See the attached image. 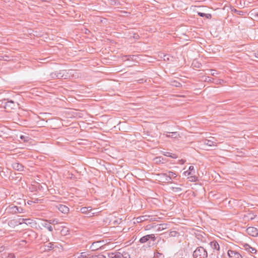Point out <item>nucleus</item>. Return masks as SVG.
<instances>
[{
    "label": "nucleus",
    "mask_w": 258,
    "mask_h": 258,
    "mask_svg": "<svg viewBox=\"0 0 258 258\" xmlns=\"http://www.w3.org/2000/svg\"><path fill=\"white\" fill-rule=\"evenodd\" d=\"M89 254L86 252H83L75 256L74 258H89Z\"/></svg>",
    "instance_id": "obj_18"
},
{
    "label": "nucleus",
    "mask_w": 258,
    "mask_h": 258,
    "mask_svg": "<svg viewBox=\"0 0 258 258\" xmlns=\"http://www.w3.org/2000/svg\"><path fill=\"white\" fill-rule=\"evenodd\" d=\"M165 156L170 157L172 158L176 159L177 158V156L175 154H172L170 152H165L164 154Z\"/></svg>",
    "instance_id": "obj_25"
},
{
    "label": "nucleus",
    "mask_w": 258,
    "mask_h": 258,
    "mask_svg": "<svg viewBox=\"0 0 258 258\" xmlns=\"http://www.w3.org/2000/svg\"><path fill=\"white\" fill-rule=\"evenodd\" d=\"M188 178L189 180L191 182H195L198 180V177L195 175H191Z\"/></svg>",
    "instance_id": "obj_28"
},
{
    "label": "nucleus",
    "mask_w": 258,
    "mask_h": 258,
    "mask_svg": "<svg viewBox=\"0 0 258 258\" xmlns=\"http://www.w3.org/2000/svg\"><path fill=\"white\" fill-rule=\"evenodd\" d=\"M247 233L253 237L258 236V229L254 227H249L246 229Z\"/></svg>",
    "instance_id": "obj_6"
},
{
    "label": "nucleus",
    "mask_w": 258,
    "mask_h": 258,
    "mask_svg": "<svg viewBox=\"0 0 258 258\" xmlns=\"http://www.w3.org/2000/svg\"><path fill=\"white\" fill-rule=\"evenodd\" d=\"M122 254L123 255L122 258H131L130 254L124 252Z\"/></svg>",
    "instance_id": "obj_39"
},
{
    "label": "nucleus",
    "mask_w": 258,
    "mask_h": 258,
    "mask_svg": "<svg viewBox=\"0 0 258 258\" xmlns=\"http://www.w3.org/2000/svg\"><path fill=\"white\" fill-rule=\"evenodd\" d=\"M20 138L23 140L24 142H28L29 141V137L25 136L24 135L20 136Z\"/></svg>",
    "instance_id": "obj_29"
},
{
    "label": "nucleus",
    "mask_w": 258,
    "mask_h": 258,
    "mask_svg": "<svg viewBox=\"0 0 258 258\" xmlns=\"http://www.w3.org/2000/svg\"><path fill=\"white\" fill-rule=\"evenodd\" d=\"M191 65L193 67V68H200L202 66L201 63H200L196 59H195L192 61Z\"/></svg>",
    "instance_id": "obj_20"
},
{
    "label": "nucleus",
    "mask_w": 258,
    "mask_h": 258,
    "mask_svg": "<svg viewBox=\"0 0 258 258\" xmlns=\"http://www.w3.org/2000/svg\"><path fill=\"white\" fill-rule=\"evenodd\" d=\"M48 222L45 221V223L42 224V226L48 229V231L51 232L53 231L52 227L50 225V224L47 223Z\"/></svg>",
    "instance_id": "obj_19"
},
{
    "label": "nucleus",
    "mask_w": 258,
    "mask_h": 258,
    "mask_svg": "<svg viewBox=\"0 0 258 258\" xmlns=\"http://www.w3.org/2000/svg\"><path fill=\"white\" fill-rule=\"evenodd\" d=\"M67 72L65 70H62L59 72H56V79H67Z\"/></svg>",
    "instance_id": "obj_13"
},
{
    "label": "nucleus",
    "mask_w": 258,
    "mask_h": 258,
    "mask_svg": "<svg viewBox=\"0 0 258 258\" xmlns=\"http://www.w3.org/2000/svg\"><path fill=\"white\" fill-rule=\"evenodd\" d=\"M183 174L185 175V176H189L190 175H191V172L188 171V170H187V171H185L183 172Z\"/></svg>",
    "instance_id": "obj_41"
},
{
    "label": "nucleus",
    "mask_w": 258,
    "mask_h": 258,
    "mask_svg": "<svg viewBox=\"0 0 258 258\" xmlns=\"http://www.w3.org/2000/svg\"><path fill=\"white\" fill-rule=\"evenodd\" d=\"M188 171L191 172L192 174H195V168L193 166H190L189 167Z\"/></svg>",
    "instance_id": "obj_37"
},
{
    "label": "nucleus",
    "mask_w": 258,
    "mask_h": 258,
    "mask_svg": "<svg viewBox=\"0 0 258 258\" xmlns=\"http://www.w3.org/2000/svg\"><path fill=\"white\" fill-rule=\"evenodd\" d=\"M218 81H223L222 79H219Z\"/></svg>",
    "instance_id": "obj_53"
},
{
    "label": "nucleus",
    "mask_w": 258,
    "mask_h": 258,
    "mask_svg": "<svg viewBox=\"0 0 258 258\" xmlns=\"http://www.w3.org/2000/svg\"><path fill=\"white\" fill-rule=\"evenodd\" d=\"M125 57H127L126 58V60H130V58L132 57V56L131 55H128V56H124Z\"/></svg>",
    "instance_id": "obj_47"
},
{
    "label": "nucleus",
    "mask_w": 258,
    "mask_h": 258,
    "mask_svg": "<svg viewBox=\"0 0 258 258\" xmlns=\"http://www.w3.org/2000/svg\"><path fill=\"white\" fill-rule=\"evenodd\" d=\"M243 247L246 251H247L249 252H250L251 253H255L256 252V250L253 248L250 245L247 243H245L243 244Z\"/></svg>",
    "instance_id": "obj_15"
},
{
    "label": "nucleus",
    "mask_w": 258,
    "mask_h": 258,
    "mask_svg": "<svg viewBox=\"0 0 258 258\" xmlns=\"http://www.w3.org/2000/svg\"><path fill=\"white\" fill-rule=\"evenodd\" d=\"M91 258H106V256L102 254L92 255Z\"/></svg>",
    "instance_id": "obj_31"
},
{
    "label": "nucleus",
    "mask_w": 258,
    "mask_h": 258,
    "mask_svg": "<svg viewBox=\"0 0 258 258\" xmlns=\"http://www.w3.org/2000/svg\"><path fill=\"white\" fill-rule=\"evenodd\" d=\"M16 210H17V206L14 205H10L7 208V210L8 212L11 214H16Z\"/></svg>",
    "instance_id": "obj_17"
},
{
    "label": "nucleus",
    "mask_w": 258,
    "mask_h": 258,
    "mask_svg": "<svg viewBox=\"0 0 258 258\" xmlns=\"http://www.w3.org/2000/svg\"><path fill=\"white\" fill-rule=\"evenodd\" d=\"M5 258H16L15 255L13 253H9Z\"/></svg>",
    "instance_id": "obj_40"
},
{
    "label": "nucleus",
    "mask_w": 258,
    "mask_h": 258,
    "mask_svg": "<svg viewBox=\"0 0 258 258\" xmlns=\"http://www.w3.org/2000/svg\"><path fill=\"white\" fill-rule=\"evenodd\" d=\"M160 177V180L164 183H171L170 178L168 177L167 173H160L158 175Z\"/></svg>",
    "instance_id": "obj_9"
},
{
    "label": "nucleus",
    "mask_w": 258,
    "mask_h": 258,
    "mask_svg": "<svg viewBox=\"0 0 258 258\" xmlns=\"http://www.w3.org/2000/svg\"><path fill=\"white\" fill-rule=\"evenodd\" d=\"M198 15L202 17H205L207 19H211L212 18V15L210 14H205L202 12H198Z\"/></svg>",
    "instance_id": "obj_21"
},
{
    "label": "nucleus",
    "mask_w": 258,
    "mask_h": 258,
    "mask_svg": "<svg viewBox=\"0 0 258 258\" xmlns=\"http://www.w3.org/2000/svg\"><path fill=\"white\" fill-rule=\"evenodd\" d=\"M175 232H175V231H173V232H171V233H175ZM171 236H173V234H171Z\"/></svg>",
    "instance_id": "obj_51"
},
{
    "label": "nucleus",
    "mask_w": 258,
    "mask_h": 258,
    "mask_svg": "<svg viewBox=\"0 0 258 258\" xmlns=\"http://www.w3.org/2000/svg\"><path fill=\"white\" fill-rule=\"evenodd\" d=\"M12 166L13 168L16 170L22 171L24 170V166L19 162H15L12 164Z\"/></svg>",
    "instance_id": "obj_12"
},
{
    "label": "nucleus",
    "mask_w": 258,
    "mask_h": 258,
    "mask_svg": "<svg viewBox=\"0 0 258 258\" xmlns=\"http://www.w3.org/2000/svg\"><path fill=\"white\" fill-rule=\"evenodd\" d=\"M21 220L22 222L20 223V224L24 223L30 226L32 228H35L37 226L36 222L33 219L23 218L21 219Z\"/></svg>",
    "instance_id": "obj_4"
},
{
    "label": "nucleus",
    "mask_w": 258,
    "mask_h": 258,
    "mask_svg": "<svg viewBox=\"0 0 258 258\" xmlns=\"http://www.w3.org/2000/svg\"><path fill=\"white\" fill-rule=\"evenodd\" d=\"M156 240V237H155V235L152 234L146 235L142 237L140 239L139 242L141 243H148V246H151L154 245Z\"/></svg>",
    "instance_id": "obj_1"
},
{
    "label": "nucleus",
    "mask_w": 258,
    "mask_h": 258,
    "mask_svg": "<svg viewBox=\"0 0 258 258\" xmlns=\"http://www.w3.org/2000/svg\"><path fill=\"white\" fill-rule=\"evenodd\" d=\"M45 221L48 222L49 224H55L58 223V220L56 219H51L49 220H45Z\"/></svg>",
    "instance_id": "obj_27"
},
{
    "label": "nucleus",
    "mask_w": 258,
    "mask_h": 258,
    "mask_svg": "<svg viewBox=\"0 0 258 258\" xmlns=\"http://www.w3.org/2000/svg\"><path fill=\"white\" fill-rule=\"evenodd\" d=\"M166 134H163L167 138H170L174 139H178L181 137L179 133L177 132H167Z\"/></svg>",
    "instance_id": "obj_8"
},
{
    "label": "nucleus",
    "mask_w": 258,
    "mask_h": 258,
    "mask_svg": "<svg viewBox=\"0 0 258 258\" xmlns=\"http://www.w3.org/2000/svg\"><path fill=\"white\" fill-rule=\"evenodd\" d=\"M154 160L156 163H163V158L161 157H157L154 159Z\"/></svg>",
    "instance_id": "obj_26"
},
{
    "label": "nucleus",
    "mask_w": 258,
    "mask_h": 258,
    "mask_svg": "<svg viewBox=\"0 0 258 258\" xmlns=\"http://www.w3.org/2000/svg\"><path fill=\"white\" fill-rule=\"evenodd\" d=\"M157 217H153L152 216L149 215H144L138 217L136 219V221L138 223L144 221L146 220H150V221H157Z\"/></svg>",
    "instance_id": "obj_3"
},
{
    "label": "nucleus",
    "mask_w": 258,
    "mask_h": 258,
    "mask_svg": "<svg viewBox=\"0 0 258 258\" xmlns=\"http://www.w3.org/2000/svg\"><path fill=\"white\" fill-rule=\"evenodd\" d=\"M227 253L229 258H242V255L235 250L230 249Z\"/></svg>",
    "instance_id": "obj_10"
},
{
    "label": "nucleus",
    "mask_w": 258,
    "mask_h": 258,
    "mask_svg": "<svg viewBox=\"0 0 258 258\" xmlns=\"http://www.w3.org/2000/svg\"><path fill=\"white\" fill-rule=\"evenodd\" d=\"M178 162L179 164H183L185 163V161L183 159H181L179 160Z\"/></svg>",
    "instance_id": "obj_45"
},
{
    "label": "nucleus",
    "mask_w": 258,
    "mask_h": 258,
    "mask_svg": "<svg viewBox=\"0 0 258 258\" xmlns=\"http://www.w3.org/2000/svg\"><path fill=\"white\" fill-rule=\"evenodd\" d=\"M167 228V224H161L159 225L158 229L159 230H163Z\"/></svg>",
    "instance_id": "obj_30"
},
{
    "label": "nucleus",
    "mask_w": 258,
    "mask_h": 258,
    "mask_svg": "<svg viewBox=\"0 0 258 258\" xmlns=\"http://www.w3.org/2000/svg\"><path fill=\"white\" fill-rule=\"evenodd\" d=\"M204 81H211V78H210L209 77H206Z\"/></svg>",
    "instance_id": "obj_46"
},
{
    "label": "nucleus",
    "mask_w": 258,
    "mask_h": 258,
    "mask_svg": "<svg viewBox=\"0 0 258 258\" xmlns=\"http://www.w3.org/2000/svg\"><path fill=\"white\" fill-rule=\"evenodd\" d=\"M98 243V242H94V243L92 244V246H91V247H92L94 246V245L95 244H97Z\"/></svg>",
    "instance_id": "obj_48"
},
{
    "label": "nucleus",
    "mask_w": 258,
    "mask_h": 258,
    "mask_svg": "<svg viewBox=\"0 0 258 258\" xmlns=\"http://www.w3.org/2000/svg\"><path fill=\"white\" fill-rule=\"evenodd\" d=\"M123 255L120 252L115 253L112 258H122Z\"/></svg>",
    "instance_id": "obj_34"
},
{
    "label": "nucleus",
    "mask_w": 258,
    "mask_h": 258,
    "mask_svg": "<svg viewBox=\"0 0 258 258\" xmlns=\"http://www.w3.org/2000/svg\"><path fill=\"white\" fill-rule=\"evenodd\" d=\"M167 173V175L170 178V181H172V179L173 178H175L177 176V174L172 171H169Z\"/></svg>",
    "instance_id": "obj_23"
},
{
    "label": "nucleus",
    "mask_w": 258,
    "mask_h": 258,
    "mask_svg": "<svg viewBox=\"0 0 258 258\" xmlns=\"http://www.w3.org/2000/svg\"><path fill=\"white\" fill-rule=\"evenodd\" d=\"M216 141L217 140H215L214 138H212V140H205L204 141V145L209 147H214L217 146V143Z\"/></svg>",
    "instance_id": "obj_11"
},
{
    "label": "nucleus",
    "mask_w": 258,
    "mask_h": 258,
    "mask_svg": "<svg viewBox=\"0 0 258 258\" xmlns=\"http://www.w3.org/2000/svg\"><path fill=\"white\" fill-rule=\"evenodd\" d=\"M167 57V55H164V59L165 60L166 59V57Z\"/></svg>",
    "instance_id": "obj_50"
},
{
    "label": "nucleus",
    "mask_w": 258,
    "mask_h": 258,
    "mask_svg": "<svg viewBox=\"0 0 258 258\" xmlns=\"http://www.w3.org/2000/svg\"><path fill=\"white\" fill-rule=\"evenodd\" d=\"M50 76L51 79H56V72L52 73Z\"/></svg>",
    "instance_id": "obj_38"
},
{
    "label": "nucleus",
    "mask_w": 258,
    "mask_h": 258,
    "mask_svg": "<svg viewBox=\"0 0 258 258\" xmlns=\"http://www.w3.org/2000/svg\"><path fill=\"white\" fill-rule=\"evenodd\" d=\"M46 250H50L54 248V244L52 242H49L45 245Z\"/></svg>",
    "instance_id": "obj_22"
},
{
    "label": "nucleus",
    "mask_w": 258,
    "mask_h": 258,
    "mask_svg": "<svg viewBox=\"0 0 258 258\" xmlns=\"http://www.w3.org/2000/svg\"><path fill=\"white\" fill-rule=\"evenodd\" d=\"M111 81H116V80H111Z\"/></svg>",
    "instance_id": "obj_54"
},
{
    "label": "nucleus",
    "mask_w": 258,
    "mask_h": 258,
    "mask_svg": "<svg viewBox=\"0 0 258 258\" xmlns=\"http://www.w3.org/2000/svg\"><path fill=\"white\" fill-rule=\"evenodd\" d=\"M16 214L17 213H23V209L20 207H17V210H16Z\"/></svg>",
    "instance_id": "obj_36"
},
{
    "label": "nucleus",
    "mask_w": 258,
    "mask_h": 258,
    "mask_svg": "<svg viewBox=\"0 0 258 258\" xmlns=\"http://www.w3.org/2000/svg\"><path fill=\"white\" fill-rule=\"evenodd\" d=\"M255 16H257L258 17V13L257 14H255Z\"/></svg>",
    "instance_id": "obj_52"
},
{
    "label": "nucleus",
    "mask_w": 258,
    "mask_h": 258,
    "mask_svg": "<svg viewBox=\"0 0 258 258\" xmlns=\"http://www.w3.org/2000/svg\"><path fill=\"white\" fill-rule=\"evenodd\" d=\"M17 104V103L12 100L8 101L5 103V109H14L16 107Z\"/></svg>",
    "instance_id": "obj_14"
},
{
    "label": "nucleus",
    "mask_w": 258,
    "mask_h": 258,
    "mask_svg": "<svg viewBox=\"0 0 258 258\" xmlns=\"http://www.w3.org/2000/svg\"><path fill=\"white\" fill-rule=\"evenodd\" d=\"M253 55L255 58H258V51H257L256 52H253Z\"/></svg>",
    "instance_id": "obj_44"
},
{
    "label": "nucleus",
    "mask_w": 258,
    "mask_h": 258,
    "mask_svg": "<svg viewBox=\"0 0 258 258\" xmlns=\"http://www.w3.org/2000/svg\"><path fill=\"white\" fill-rule=\"evenodd\" d=\"M171 85L175 86L176 87H178L181 86L179 82H171Z\"/></svg>",
    "instance_id": "obj_33"
},
{
    "label": "nucleus",
    "mask_w": 258,
    "mask_h": 258,
    "mask_svg": "<svg viewBox=\"0 0 258 258\" xmlns=\"http://www.w3.org/2000/svg\"><path fill=\"white\" fill-rule=\"evenodd\" d=\"M55 208L61 213L64 214H68L70 211L69 208L67 206L60 204L55 205Z\"/></svg>",
    "instance_id": "obj_7"
},
{
    "label": "nucleus",
    "mask_w": 258,
    "mask_h": 258,
    "mask_svg": "<svg viewBox=\"0 0 258 258\" xmlns=\"http://www.w3.org/2000/svg\"><path fill=\"white\" fill-rule=\"evenodd\" d=\"M172 189L174 192H179L181 191V188L179 187H172Z\"/></svg>",
    "instance_id": "obj_35"
},
{
    "label": "nucleus",
    "mask_w": 258,
    "mask_h": 258,
    "mask_svg": "<svg viewBox=\"0 0 258 258\" xmlns=\"http://www.w3.org/2000/svg\"><path fill=\"white\" fill-rule=\"evenodd\" d=\"M208 255L207 251L202 246L198 247L193 252L194 258H207Z\"/></svg>",
    "instance_id": "obj_2"
},
{
    "label": "nucleus",
    "mask_w": 258,
    "mask_h": 258,
    "mask_svg": "<svg viewBox=\"0 0 258 258\" xmlns=\"http://www.w3.org/2000/svg\"><path fill=\"white\" fill-rule=\"evenodd\" d=\"M210 245L213 249L217 251H219L220 250L219 244L216 241L214 240L210 242Z\"/></svg>",
    "instance_id": "obj_16"
},
{
    "label": "nucleus",
    "mask_w": 258,
    "mask_h": 258,
    "mask_svg": "<svg viewBox=\"0 0 258 258\" xmlns=\"http://www.w3.org/2000/svg\"><path fill=\"white\" fill-rule=\"evenodd\" d=\"M32 202V201H28L27 203H28V204H29V205H30V204H31V203Z\"/></svg>",
    "instance_id": "obj_49"
},
{
    "label": "nucleus",
    "mask_w": 258,
    "mask_h": 258,
    "mask_svg": "<svg viewBox=\"0 0 258 258\" xmlns=\"http://www.w3.org/2000/svg\"><path fill=\"white\" fill-rule=\"evenodd\" d=\"M255 216L253 213H248L246 215L244 216V218H247L248 220H253L254 219Z\"/></svg>",
    "instance_id": "obj_24"
},
{
    "label": "nucleus",
    "mask_w": 258,
    "mask_h": 258,
    "mask_svg": "<svg viewBox=\"0 0 258 258\" xmlns=\"http://www.w3.org/2000/svg\"><path fill=\"white\" fill-rule=\"evenodd\" d=\"M233 12L236 13L237 15H243V14H244V12L243 11H238L235 9H234L233 10H232Z\"/></svg>",
    "instance_id": "obj_32"
},
{
    "label": "nucleus",
    "mask_w": 258,
    "mask_h": 258,
    "mask_svg": "<svg viewBox=\"0 0 258 258\" xmlns=\"http://www.w3.org/2000/svg\"><path fill=\"white\" fill-rule=\"evenodd\" d=\"M68 230L66 228V229H63L61 231V232L62 234H66L68 232Z\"/></svg>",
    "instance_id": "obj_43"
},
{
    "label": "nucleus",
    "mask_w": 258,
    "mask_h": 258,
    "mask_svg": "<svg viewBox=\"0 0 258 258\" xmlns=\"http://www.w3.org/2000/svg\"><path fill=\"white\" fill-rule=\"evenodd\" d=\"M92 208L91 207H84L80 209V212L82 214L87 215L88 217H91L94 216L95 213H92Z\"/></svg>",
    "instance_id": "obj_5"
},
{
    "label": "nucleus",
    "mask_w": 258,
    "mask_h": 258,
    "mask_svg": "<svg viewBox=\"0 0 258 258\" xmlns=\"http://www.w3.org/2000/svg\"><path fill=\"white\" fill-rule=\"evenodd\" d=\"M210 258H219V256L217 254L212 253L210 256Z\"/></svg>",
    "instance_id": "obj_42"
}]
</instances>
